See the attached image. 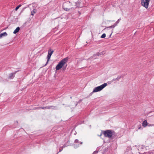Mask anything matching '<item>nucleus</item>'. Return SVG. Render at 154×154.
<instances>
[{"instance_id": "f257e3e1", "label": "nucleus", "mask_w": 154, "mask_h": 154, "mask_svg": "<svg viewBox=\"0 0 154 154\" xmlns=\"http://www.w3.org/2000/svg\"><path fill=\"white\" fill-rule=\"evenodd\" d=\"M103 134L105 137L112 139L115 138L117 136V134L114 131L111 129L103 131Z\"/></svg>"}, {"instance_id": "f03ea898", "label": "nucleus", "mask_w": 154, "mask_h": 154, "mask_svg": "<svg viewBox=\"0 0 154 154\" xmlns=\"http://www.w3.org/2000/svg\"><path fill=\"white\" fill-rule=\"evenodd\" d=\"M69 58L68 57H66V58L63 59L57 65L56 67V69L57 70L60 69L61 68H62L63 66L65 64V63L68 62Z\"/></svg>"}, {"instance_id": "7ed1b4c3", "label": "nucleus", "mask_w": 154, "mask_h": 154, "mask_svg": "<svg viewBox=\"0 0 154 154\" xmlns=\"http://www.w3.org/2000/svg\"><path fill=\"white\" fill-rule=\"evenodd\" d=\"M107 85L106 83H104L101 85L97 87L93 90V92H97L100 91L103 89Z\"/></svg>"}, {"instance_id": "20e7f679", "label": "nucleus", "mask_w": 154, "mask_h": 154, "mask_svg": "<svg viewBox=\"0 0 154 154\" xmlns=\"http://www.w3.org/2000/svg\"><path fill=\"white\" fill-rule=\"evenodd\" d=\"M150 1V0H141V5L147 9L149 6Z\"/></svg>"}, {"instance_id": "39448f33", "label": "nucleus", "mask_w": 154, "mask_h": 154, "mask_svg": "<svg viewBox=\"0 0 154 154\" xmlns=\"http://www.w3.org/2000/svg\"><path fill=\"white\" fill-rule=\"evenodd\" d=\"M53 52L54 51L52 49H50L49 50H48V54L47 57V60L45 66H46L48 64V61L51 58V56Z\"/></svg>"}, {"instance_id": "423d86ee", "label": "nucleus", "mask_w": 154, "mask_h": 154, "mask_svg": "<svg viewBox=\"0 0 154 154\" xmlns=\"http://www.w3.org/2000/svg\"><path fill=\"white\" fill-rule=\"evenodd\" d=\"M56 107V106H47L45 107H42V109H52L54 110L55 109V108Z\"/></svg>"}, {"instance_id": "0eeeda50", "label": "nucleus", "mask_w": 154, "mask_h": 154, "mask_svg": "<svg viewBox=\"0 0 154 154\" xmlns=\"http://www.w3.org/2000/svg\"><path fill=\"white\" fill-rule=\"evenodd\" d=\"M18 71H16L14 72H13L12 73H10L9 75V76L8 77V79H13L15 77V75L16 73V72Z\"/></svg>"}, {"instance_id": "6e6552de", "label": "nucleus", "mask_w": 154, "mask_h": 154, "mask_svg": "<svg viewBox=\"0 0 154 154\" xmlns=\"http://www.w3.org/2000/svg\"><path fill=\"white\" fill-rule=\"evenodd\" d=\"M20 30V28L19 27H17L15 29L13 33L15 34L19 32Z\"/></svg>"}, {"instance_id": "1a4fd4ad", "label": "nucleus", "mask_w": 154, "mask_h": 154, "mask_svg": "<svg viewBox=\"0 0 154 154\" xmlns=\"http://www.w3.org/2000/svg\"><path fill=\"white\" fill-rule=\"evenodd\" d=\"M147 122L146 120H145L142 123V125L144 127H145L146 126L148 125H147Z\"/></svg>"}, {"instance_id": "9d476101", "label": "nucleus", "mask_w": 154, "mask_h": 154, "mask_svg": "<svg viewBox=\"0 0 154 154\" xmlns=\"http://www.w3.org/2000/svg\"><path fill=\"white\" fill-rule=\"evenodd\" d=\"M8 35L7 33L6 32H3L0 34V38L3 36H6Z\"/></svg>"}, {"instance_id": "9b49d317", "label": "nucleus", "mask_w": 154, "mask_h": 154, "mask_svg": "<svg viewBox=\"0 0 154 154\" xmlns=\"http://www.w3.org/2000/svg\"><path fill=\"white\" fill-rule=\"evenodd\" d=\"M37 11L36 9H33L32 11L31 12V15H34V14L36 13Z\"/></svg>"}, {"instance_id": "f8f14e48", "label": "nucleus", "mask_w": 154, "mask_h": 154, "mask_svg": "<svg viewBox=\"0 0 154 154\" xmlns=\"http://www.w3.org/2000/svg\"><path fill=\"white\" fill-rule=\"evenodd\" d=\"M116 26V25L115 24H113V25H112V26H110L109 27H106V28H114L115 26Z\"/></svg>"}, {"instance_id": "ddd939ff", "label": "nucleus", "mask_w": 154, "mask_h": 154, "mask_svg": "<svg viewBox=\"0 0 154 154\" xmlns=\"http://www.w3.org/2000/svg\"><path fill=\"white\" fill-rule=\"evenodd\" d=\"M82 99H80L78 102H76L75 106H76L78 105V104L80 103L82 101Z\"/></svg>"}, {"instance_id": "4468645a", "label": "nucleus", "mask_w": 154, "mask_h": 154, "mask_svg": "<svg viewBox=\"0 0 154 154\" xmlns=\"http://www.w3.org/2000/svg\"><path fill=\"white\" fill-rule=\"evenodd\" d=\"M21 5L20 4L18 5L15 8V10L17 11L19 8L21 6Z\"/></svg>"}, {"instance_id": "2eb2a0df", "label": "nucleus", "mask_w": 154, "mask_h": 154, "mask_svg": "<svg viewBox=\"0 0 154 154\" xmlns=\"http://www.w3.org/2000/svg\"><path fill=\"white\" fill-rule=\"evenodd\" d=\"M121 20V18L119 19L118 20L114 23L116 26H117V24L119 23L120 20Z\"/></svg>"}, {"instance_id": "dca6fc26", "label": "nucleus", "mask_w": 154, "mask_h": 154, "mask_svg": "<svg viewBox=\"0 0 154 154\" xmlns=\"http://www.w3.org/2000/svg\"><path fill=\"white\" fill-rule=\"evenodd\" d=\"M106 36V34L105 33H103L101 35L100 37L102 38H103L105 37Z\"/></svg>"}, {"instance_id": "f3484780", "label": "nucleus", "mask_w": 154, "mask_h": 154, "mask_svg": "<svg viewBox=\"0 0 154 154\" xmlns=\"http://www.w3.org/2000/svg\"><path fill=\"white\" fill-rule=\"evenodd\" d=\"M67 66V65L66 64V65H65V66H63V70H65L66 69V68Z\"/></svg>"}, {"instance_id": "a211bd4d", "label": "nucleus", "mask_w": 154, "mask_h": 154, "mask_svg": "<svg viewBox=\"0 0 154 154\" xmlns=\"http://www.w3.org/2000/svg\"><path fill=\"white\" fill-rule=\"evenodd\" d=\"M121 78V76H118L116 78V80L119 81Z\"/></svg>"}, {"instance_id": "6ab92c4d", "label": "nucleus", "mask_w": 154, "mask_h": 154, "mask_svg": "<svg viewBox=\"0 0 154 154\" xmlns=\"http://www.w3.org/2000/svg\"><path fill=\"white\" fill-rule=\"evenodd\" d=\"M63 148L62 147H61L59 149V151L57 153V154H58V153L59 152H61L63 149Z\"/></svg>"}, {"instance_id": "aec40b11", "label": "nucleus", "mask_w": 154, "mask_h": 154, "mask_svg": "<svg viewBox=\"0 0 154 154\" xmlns=\"http://www.w3.org/2000/svg\"><path fill=\"white\" fill-rule=\"evenodd\" d=\"M63 9L64 10H65L66 11H69V9L68 8H63Z\"/></svg>"}, {"instance_id": "412c9836", "label": "nucleus", "mask_w": 154, "mask_h": 154, "mask_svg": "<svg viewBox=\"0 0 154 154\" xmlns=\"http://www.w3.org/2000/svg\"><path fill=\"white\" fill-rule=\"evenodd\" d=\"M101 53L98 52V53H96L95 55L99 56V55H101Z\"/></svg>"}, {"instance_id": "4be33fe9", "label": "nucleus", "mask_w": 154, "mask_h": 154, "mask_svg": "<svg viewBox=\"0 0 154 154\" xmlns=\"http://www.w3.org/2000/svg\"><path fill=\"white\" fill-rule=\"evenodd\" d=\"M74 143H79V140L78 139H76L75 140Z\"/></svg>"}, {"instance_id": "5701e85b", "label": "nucleus", "mask_w": 154, "mask_h": 154, "mask_svg": "<svg viewBox=\"0 0 154 154\" xmlns=\"http://www.w3.org/2000/svg\"><path fill=\"white\" fill-rule=\"evenodd\" d=\"M66 144H64L62 146V147L63 148L66 146H67Z\"/></svg>"}, {"instance_id": "b1692460", "label": "nucleus", "mask_w": 154, "mask_h": 154, "mask_svg": "<svg viewBox=\"0 0 154 154\" xmlns=\"http://www.w3.org/2000/svg\"><path fill=\"white\" fill-rule=\"evenodd\" d=\"M100 53H101V54L103 55V54H105L106 52H105V51H103L102 52H100Z\"/></svg>"}, {"instance_id": "393cba45", "label": "nucleus", "mask_w": 154, "mask_h": 154, "mask_svg": "<svg viewBox=\"0 0 154 154\" xmlns=\"http://www.w3.org/2000/svg\"><path fill=\"white\" fill-rule=\"evenodd\" d=\"M98 152V151L96 150V151H94L92 154H96Z\"/></svg>"}, {"instance_id": "a878e982", "label": "nucleus", "mask_w": 154, "mask_h": 154, "mask_svg": "<svg viewBox=\"0 0 154 154\" xmlns=\"http://www.w3.org/2000/svg\"><path fill=\"white\" fill-rule=\"evenodd\" d=\"M141 125H139L138 126V129H141Z\"/></svg>"}, {"instance_id": "bb28decb", "label": "nucleus", "mask_w": 154, "mask_h": 154, "mask_svg": "<svg viewBox=\"0 0 154 154\" xmlns=\"http://www.w3.org/2000/svg\"><path fill=\"white\" fill-rule=\"evenodd\" d=\"M95 92H93V91L91 92L90 94H89V95L90 96H91L92 94L94 93Z\"/></svg>"}, {"instance_id": "cd10ccee", "label": "nucleus", "mask_w": 154, "mask_h": 154, "mask_svg": "<svg viewBox=\"0 0 154 154\" xmlns=\"http://www.w3.org/2000/svg\"><path fill=\"white\" fill-rule=\"evenodd\" d=\"M103 131H101V133H100V136H101L102 135V134H103Z\"/></svg>"}, {"instance_id": "c85d7f7f", "label": "nucleus", "mask_w": 154, "mask_h": 154, "mask_svg": "<svg viewBox=\"0 0 154 154\" xmlns=\"http://www.w3.org/2000/svg\"><path fill=\"white\" fill-rule=\"evenodd\" d=\"M116 80V79H112V80H111V82H114V81H115Z\"/></svg>"}, {"instance_id": "c756f323", "label": "nucleus", "mask_w": 154, "mask_h": 154, "mask_svg": "<svg viewBox=\"0 0 154 154\" xmlns=\"http://www.w3.org/2000/svg\"><path fill=\"white\" fill-rule=\"evenodd\" d=\"M38 109H42V107H38Z\"/></svg>"}, {"instance_id": "7c9ffc66", "label": "nucleus", "mask_w": 154, "mask_h": 154, "mask_svg": "<svg viewBox=\"0 0 154 154\" xmlns=\"http://www.w3.org/2000/svg\"><path fill=\"white\" fill-rule=\"evenodd\" d=\"M79 3V2H76V4L77 5H78Z\"/></svg>"}, {"instance_id": "2f4dec72", "label": "nucleus", "mask_w": 154, "mask_h": 154, "mask_svg": "<svg viewBox=\"0 0 154 154\" xmlns=\"http://www.w3.org/2000/svg\"><path fill=\"white\" fill-rule=\"evenodd\" d=\"M148 126H153L154 125H148Z\"/></svg>"}, {"instance_id": "473e14b6", "label": "nucleus", "mask_w": 154, "mask_h": 154, "mask_svg": "<svg viewBox=\"0 0 154 154\" xmlns=\"http://www.w3.org/2000/svg\"><path fill=\"white\" fill-rule=\"evenodd\" d=\"M35 109H38V107H35Z\"/></svg>"}, {"instance_id": "72a5a7b5", "label": "nucleus", "mask_w": 154, "mask_h": 154, "mask_svg": "<svg viewBox=\"0 0 154 154\" xmlns=\"http://www.w3.org/2000/svg\"><path fill=\"white\" fill-rule=\"evenodd\" d=\"M78 13L79 15H80L81 14V13L80 11H78Z\"/></svg>"}, {"instance_id": "f704fd0d", "label": "nucleus", "mask_w": 154, "mask_h": 154, "mask_svg": "<svg viewBox=\"0 0 154 154\" xmlns=\"http://www.w3.org/2000/svg\"><path fill=\"white\" fill-rule=\"evenodd\" d=\"M80 144H82V142H80Z\"/></svg>"}, {"instance_id": "c9c22d12", "label": "nucleus", "mask_w": 154, "mask_h": 154, "mask_svg": "<svg viewBox=\"0 0 154 154\" xmlns=\"http://www.w3.org/2000/svg\"><path fill=\"white\" fill-rule=\"evenodd\" d=\"M111 34H112V33L110 35V36H111Z\"/></svg>"}, {"instance_id": "e433bc0d", "label": "nucleus", "mask_w": 154, "mask_h": 154, "mask_svg": "<svg viewBox=\"0 0 154 154\" xmlns=\"http://www.w3.org/2000/svg\"><path fill=\"white\" fill-rule=\"evenodd\" d=\"M70 98H72V97H70Z\"/></svg>"}]
</instances>
